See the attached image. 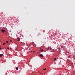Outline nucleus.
Segmentation results:
<instances>
[{
    "label": "nucleus",
    "instance_id": "7",
    "mask_svg": "<svg viewBox=\"0 0 75 75\" xmlns=\"http://www.w3.org/2000/svg\"><path fill=\"white\" fill-rule=\"evenodd\" d=\"M16 70H18V67H17L16 68Z\"/></svg>",
    "mask_w": 75,
    "mask_h": 75
},
{
    "label": "nucleus",
    "instance_id": "13",
    "mask_svg": "<svg viewBox=\"0 0 75 75\" xmlns=\"http://www.w3.org/2000/svg\"><path fill=\"white\" fill-rule=\"evenodd\" d=\"M9 49V47H8V48H7V49L8 50Z\"/></svg>",
    "mask_w": 75,
    "mask_h": 75
},
{
    "label": "nucleus",
    "instance_id": "11",
    "mask_svg": "<svg viewBox=\"0 0 75 75\" xmlns=\"http://www.w3.org/2000/svg\"><path fill=\"white\" fill-rule=\"evenodd\" d=\"M6 43H8V41H6Z\"/></svg>",
    "mask_w": 75,
    "mask_h": 75
},
{
    "label": "nucleus",
    "instance_id": "4",
    "mask_svg": "<svg viewBox=\"0 0 75 75\" xmlns=\"http://www.w3.org/2000/svg\"><path fill=\"white\" fill-rule=\"evenodd\" d=\"M3 56V54H0V57H2V56Z\"/></svg>",
    "mask_w": 75,
    "mask_h": 75
},
{
    "label": "nucleus",
    "instance_id": "9",
    "mask_svg": "<svg viewBox=\"0 0 75 75\" xmlns=\"http://www.w3.org/2000/svg\"><path fill=\"white\" fill-rule=\"evenodd\" d=\"M5 44H6V43H4L3 44V45H5Z\"/></svg>",
    "mask_w": 75,
    "mask_h": 75
},
{
    "label": "nucleus",
    "instance_id": "10",
    "mask_svg": "<svg viewBox=\"0 0 75 75\" xmlns=\"http://www.w3.org/2000/svg\"><path fill=\"white\" fill-rule=\"evenodd\" d=\"M54 61H56V60L57 59H56V58H54Z\"/></svg>",
    "mask_w": 75,
    "mask_h": 75
},
{
    "label": "nucleus",
    "instance_id": "12",
    "mask_svg": "<svg viewBox=\"0 0 75 75\" xmlns=\"http://www.w3.org/2000/svg\"><path fill=\"white\" fill-rule=\"evenodd\" d=\"M0 50H2V49H1V47H0Z\"/></svg>",
    "mask_w": 75,
    "mask_h": 75
},
{
    "label": "nucleus",
    "instance_id": "2",
    "mask_svg": "<svg viewBox=\"0 0 75 75\" xmlns=\"http://www.w3.org/2000/svg\"><path fill=\"white\" fill-rule=\"evenodd\" d=\"M1 31H2V32H3V33H4V32H5V31H6V30H3V29H2L1 30Z\"/></svg>",
    "mask_w": 75,
    "mask_h": 75
},
{
    "label": "nucleus",
    "instance_id": "17",
    "mask_svg": "<svg viewBox=\"0 0 75 75\" xmlns=\"http://www.w3.org/2000/svg\"><path fill=\"white\" fill-rule=\"evenodd\" d=\"M15 50H17V49H16Z\"/></svg>",
    "mask_w": 75,
    "mask_h": 75
},
{
    "label": "nucleus",
    "instance_id": "20",
    "mask_svg": "<svg viewBox=\"0 0 75 75\" xmlns=\"http://www.w3.org/2000/svg\"><path fill=\"white\" fill-rule=\"evenodd\" d=\"M31 52H33V51H31Z\"/></svg>",
    "mask_w": 75,
    "mask_h": 75
},
{
    "label": "nucleus",
    "instance_id": "14",
    "mask_svg": "<svg viewBox=\"0 0 75 75\" xmlns=\"http://www.w3.org/2000/svg\"><path fill=\"white\" fill-rule=\"evenodd\" d=\"M31 50V48L29 49V50Z\"/></svg>",
    "mask_w": 75,
    "mask_h": 75
},
{
    "label": "nucleus",
    "instance_id": "3",
    "mask_svg": "<svg viewBox=\"0 0 75 75\" xmlns=\"http://www.w3.org/2000/svg\"><path fill=\"white\" fill-rule=\"evenodd\" d=\"M39 56H40V57H42H42H43V55H42V54H40L39 55Z\"/></svg>",
    "mask_w": 75,
    "mask_h": 75
},
{
    "label": "nucleus",
    "instance_id": "16",
    "mask_svg": "<svg viewBox=\"0 0 75 75\" xmlns=\"http://www.w3.org/2000/svg\"><path fill=\"white\" fill-rule=\"evenodd\" d=\"M11 48H10V50H11Z\"/></svg>",
    "mask_w": 75,
    "mask_h": 75
},
{
    "label": "nucleus",
    "instance_id": "18",
    "mask_svg": "<svg viewBox=\"0 0 75 75\" xmlns=\"http://www.w3.org/2000/svg\"><path fill=\"white\" fill-rule=\"evenodd\" d=\"M34 52V53L35 52V51H34V52Z\"/></svg>",
    "mask_w": 75,
    "mask_h": 75
},
{
    "label": "nucleus",
    "instance_id": "6",
    "mask_svg": "<svg viewBox=\"0 0 75 75\" xmlns=\"http://www.w3.org/2000/svg\"><path fill=\"white\" fill-rule=\"evenodd\" d=\"M40 51H41L42 52V51H44V50L42 49V50H40Z\"/></svg>",
    "mask_w": 75,
    "mask_h": 75
},
{
    "label": "nucleus",
    "instance_id": "19",
    "mask_svg": "<svg viewBox=\"0 0 75 75\" xmlns=\"http://www.w3.org/2000/svg\"><path fill=\"white\" fill-rule=\"evenodd\" d=\"M21 42V43H22V42Z\"/></svg>",
    "mask_w": 75,
    "mask_h": 75
},
{
    "label": "nucleus",
    "instance_id": "1",
    "mask_svg": "<svg viewBox=\"0 0 75 75\" xmlns=\"http://www.w3.org/2000/svg\"><path fill=\"white\" fill-rule=\"evenodd\" d=\"M47 50L48 51H49V50L51 51V50H52V49L51 47H48V48L47 49Z\"/></svg>",
    "mask_w": 75,
    "mask_h": 75
},
{
    "label": "nucleus",
    "instance_id": "8",
    "mask_svg": "<svg viewBox=\"0 0 75 75\" xmlns=\"http://www.w3.org/2000/svg\"><path fill=\"white\" fill-rule=\"evenodd\" d=\"M46 69H46V68L43 69V70L44 71L45 70H46Z\"/></svg>",
    "mask_w": 75,
    "mask_h": 75
},
{
    "label": "nucleus",
    "instance_id": "15",
    "mask_svg": "<svg viewBox=\"0 0 75 75\" xmlns=\"http://www.w3.org/2000/svg\"><path fill=\"white\" fill-rule=\"evenodd\" d=\"M10 42H12V40H10Z\"/></svg>",
    "mask_w": 75,
    "mask_h": 75
},
{
    "label": "nucleus",
    "instance_id": "5",
    "mask_svg": "<svg viewBox=\"0 0 75 75\" xmlns=\"http://www.w3.org/2000/svg\"><path fill=\"white\" fill-rule=\"evenodd\" d=\"M17 39H18V40H17L18 41H20V38H18Z\"/></svg>",
    "mask_w": 75,
    "mask_h": 75
}]
</instances>
